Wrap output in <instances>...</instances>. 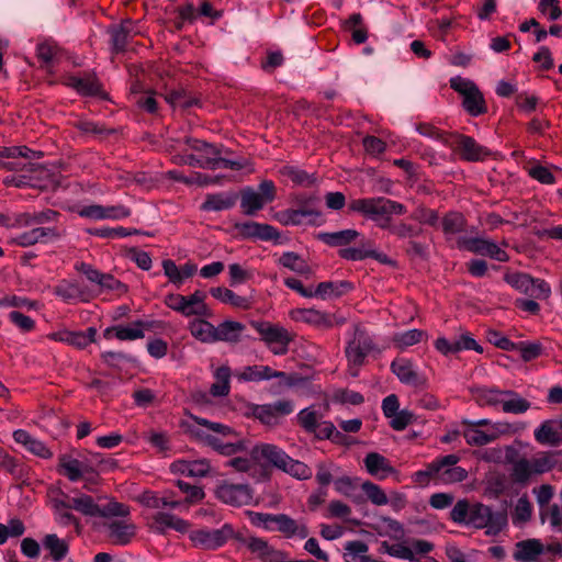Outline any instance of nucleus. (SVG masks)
Here are the masks:
<instances>
[{
  "mask_svg": "<svg viewBox=\"0 0 562 562\" xmlns=\"http://www.w3.org/2000/svg\"><path fill=\"white\" fill-rule=\"evenodd\" d=\"M138 501L142 505L155 509L162 507L177 508L181 506L180 499H171L168 498V496H158L156 493L151 491L143 492L142 495L138 497Z\"/></svg>",
  "mask_w": 562,
  "mask_h": 562,
  "instance_id": "obj_39",
  "label": "nucleus"
},
{
  "mask_svg": "<svg viewBox=\"0 0 562 562\" xmlns=\"http://www.w3.org/2000/svg\"><path fill=\"white\" fill-rule=\"evenodd\" d=\"M66 229L58 226H38L24 232L11 239V243L20 247H31L36 244L56 241L65 236Z\"/></svg>",
  "mask_w": 562,
  "mask_h": 562,
  "instance_id": "obj_12",
  "label": "nucleus"
},
{
  "mask_svg": "<svg viewBox=\"0 0 562 562\" xmlns=\"http://www.w3.org/2000/svg\"><path fill=\"white\" fill-rule=\"evenodd\" d=\"M450 140L456 145L461 159L465 161H482L491 155V150L481 146L476 140L468 135L451 133Z\"/></svg>",
  "mask_w": 562,
  "mask_h": 562,
  "instance_id": "obj_15",
  "label": "nucleus"
},
{
  "mask_svg": "<svg viewBox=\"0 0 562 562\" xmlns=\"http://www.w3.org/2000/svg\"><path fill=\"white\" fill-rule=\"evenodd\" d=\"M363 462L367 471L371 475L378 476L380 479H384L387 474H391L395 471L390 461L378 452L368 453Z\"/></svg>",
  "mask_w": 562,
  "mask_h": 562,
  "instance_id": "obj_30",
  "label": "nucleus"
},
{
  "mask_svg": "<svg viewBox=\"0 0 562 562\" xmlns=\"http://www.w3.org/2000/svg\"><path fill=\"white\" fill-rule=\"evenodd\" d=\"M279 378L285 380L286 385H293L294 380L285 372L274 371L268 366H248L240 373L239 379L245 381H262Z\"/></svg>",
  "mask_w": 562,
  "mask_h": 562,
  "instance_id": "obj_21",
  "label": "nucleus"
},
{
  "mask_svg": "<svg viewBox=\"0 0 562 562\" xmlns=\"http://www.w3.org/2000/svg\"><path fill=\"white\" fill-rule=\"evenodd\" d=\"M319 198L316 195L310 196H300L296 199L297 207L296 210L311 211V214H305V217H308L307 223L311 225H316L317 220L321 218L322 212L316 209L319 203Z\"/></svg>",
  "mask_w": 562,
  "mask_h": 562,
  "instance_id": "obj_45",
  "label": "nucleus"
},
{
  "mask_svg": "<svg viewBox=\"0 0 562 562\" xmlns=\"http://www.w3.org/2000/svg\"><path fill=\"white\" fill-rule=\"evenodd\" d=\"M561 454L562 451L550 450L537 453L531 460L525 457L516 459L517 450L508 447L506 449V461L512 464V481L516 484L526 485L533 474H543L554 469L558 464L557 458Z\"/></svg>",
  "mask_w": 562,
  "mask_h": 562,
  "instance_id": "obj_2",
  "label": "nucleus"
},
{
  "mask_svg": "<svg viewBox=\"0 0 562 562\" xmlns=\"http://www.w3.org/2000/svg\"><path fill=\"white\" fill-rule=\"evenodd\" d=\"M282 173L289 177L295 184L310 187L315 183L313 175L307 173L305 170L297 169L295 167L285 166L282 169Z\"/></svg>",
  "mask_w": 562,
  "mask_h": 562,
  "instance_id": "obj_56",
  "label": "nucleus"
},
{
  "mask_svg": "<svg viewBox=\"0 0 562 562\" xmlns=\"http://www.w3.org/2000/svg\"><path fill=\"white\" fill-rule=\"evenodd\" d=\"M356 229H342L334 233H318L316 238L330 247H345L353 243L359 237Z\"/></svg>",
  "mask_w": 562,
  "mask_h": 562,
  "instance_id": "obj_31",
  "label": "nucleus"
},
{
  "mask_svg": "<svg viewBox=\"0 0 562 562\" xmlns=\"http://www.w3.org/2000/svg\"><path fill=\"white\" fill-rule=\"evenodd\" d=\"M132 103L150 114H156L158 111V103L155 99L154 92L150 91L143 94H135Z\"/></svg>",
  "mask_w": 562,
  "mask_h": 562,
  "instance_id": "obj_62",
  "label": "nucleus"
},
{
  "mask_svg": "<svg viewBox=\"0 0 562 562\" xmlns=\"http://www.w3.org/2000/svg\"><path fill=\"white\" fill-rule=\"evenodd\" d=\"M251 326L268 346L279 345V348L271 349L274 355H285L288 352V346L293 340L294 335L286 328L269 322L258 321H252Z\"/></svg>",
  "mask_w": 562,
  "mask_h": 562,
  "instance_id": "obj_9",
  "label": "nucleus"
},
{
  "mask_svg": "<svg viewBox=\"0 0 562 562\" xmlns=\"http://www.w3.org/2000/svg\"><path fill=\"white\" fill-rule=\"evenodd\" d=\"M426 336V331L422 329H411L404 333L396 334L393 340L400 348H406L420 342L423 338Z\"/></svg>",
  "mask_w": 562,
  "mask_h": 562,
  "instance_id": "obj_54",
  "label": "nucleus"
},
{
  "mask_svg": "<svg viewBox=\"0 0 562 562\" xmlns=\"http://www.w3.org/2000/svg\"><path fill=\"white\" fill-rule=\"evenodd\" d=\"M273 531H279L286 538L299 536L302 539L306 538L310 532L305 525H299L296 520L285 514H277Z\"/></svg>",
  "mask_w": 562,
  "mask_h": 562,
  "instance_id": "obj_27",
  "label": "nucleus"
},
{
  "mask_svg": "<svg viewBox=\"0 0 562 562\" xmlns=\"http://www.w3.org/2000/svg\"><path fill=\"white\" fill-rule=\"evenodd\" d=\"M487 340L493 344L495 347L506 350L514 351L516 350V344L509 340L507 337L503 336L498 330L490 329L486 333Z\"/></svg>",
  "mask_w": 562,
  "mask_h": 562,
  "instance_id": "obj_64",
  "label": "nucleus"
},
{
  "mask_svg": "<svg viewBox=\"0 0 562 562\" xmlns=\"http://www.w3.org/2000/svg\"><path fill=\"white\" fill-rule=\"evenodd\" d=\"M67 86L82 95H98L101 92V83L94 74H86L83 77L69 76Z\"/></svg>",
  "mask_w": 562,
  "mask_h": 562,
  "instance_id": "obj_25",
  "label": "nucleus"
},
{
  "mask_svg": "<svg viewBox=\"0 0 562 562\" xmlns=\"http://www.w3.org/2000/svg\"><path fill=\"white\" fill-rule=\"evenodd\" d=\"M375 349L373 339L360 325L355 326L353 338L348 342L345 353L349 363L363 366L366 357Z\"/></svg>",
  "mask_w": 562,
  "mask_h": 562,
  "instance_id": "obj_11",
  "label": "nucleus"
},
{
  "mask_svg": "<svg viewBox=\"0 0 562 562\" xmlns=\"http://www.w3.org/2000/svg\"><path fill=\"white\" fill-rule=\"evenodd\" d=\"M210 293L214 299H216L225 304H229L234 307L241 308V310H247L250 307V302L248 299L237 295L235 292H233L232 290H229L227 288H224V286L211 288Z\"/></svg>",
  "mask_w": 562,
  "mask_h": 562,
  "instance_id": "obj_34",
  "label": "nucleus"
},
{
  "mask_svg": "<svg viewBox=\"0 0 562 562\" xmlns=\"http://www.w3.org/2000/svg\"><path fill=\"white\" fill-rule=\"evenodd\" d=\"M165 100L172 106H180L182 109H189L199 104V100L189 95L183 89L171 90L165 95Z\"/></svg>",
  "mask_w": 562,
  "mask_h": 562,
  "instance_id": "obj_49",
  "label": "nucleus"
},
{
  "mask_svg": "<svg viewBox=\"0 0 562 562\" xmlns=\"http://www.w3.org/2000/svg\"><path fill=\"white\" fill-rule=\"evenodd\" d=\"M250 457L256 462H268L297 480L312 477V469L302 461L292 459L284 450L271 443L256 445Z\"/></svg>",
  "mask_w": 562,
  "mask_h": 562,
  "instance_id": "obj_3",
  "label": "nucleus"
},
{
  "mask_svg": "<svg viewBox=\"0 0 562 562\" xmlns=\"http://www.w3.org/2000/svg\"><path fill=\"white\" fill-rule=\"evenodd\" d=\"M368 499L378 506L386 505L389 499L384 491L371 481H364L360 484Z\"/></svg>",
  "mask_w": 562,
  "mask_h": 562,
  "instance_id": "obj_53",
  "label": "nucleus"
},
{
  "mask_svg": "<svg viewBox=\"0 0 562 562\" xmlns=\"http://www.w3.org/2000/svg\"><path fill=\"white\" fill-rule=\"evenodd\" d=\"M348 207L349 211L360 213L373 221H378L379 216L406 213L404 204L382 196L356 199L350 201Z\"/></svg>",
  "mask_w": 562,
  "mask_h": 562,
  "instance_id": "obj_5",
  "label": "nucleus"
},
{
  "mask_svg": "<svg viewBox=\"0 0 562 562\" xmlns=\"http://www.w3.org/2000/svg\"><path fill=\"white\" fill-rule=\"evenodd\" d=\"M457 244L459 248H463L476 255L487 256L501 262H506L509 259L507 252L490 239L481 237H460Z\"/></svg>",
  "mask_w": 562,
  "mask_h": 562,
  "instance_id": "obj_14",
  "label": "nucleus"
},
{
  "mask_svg": "<svg viewBox=\"0 0 562 562\" xmlns=\"http://www.w3.org/2000/svg\"><path fill=\"white\" fill-rule=\"evenodd\" d=\"M411 218L419 222L420 224L435 226L438 223L439 214L435 210L425 206H419L411 215Z\"/></svg>",
  "mask_w": 562,
  "mask_h": 562,
  "instance_id": "obj_63",
  "label": "nucleus"
},
{
  "mask_svg": "<svg viewBox=\"0 0 562 562\" xmlns=\"http://www.w3.org/2000/svg\"><path fill=\"white\" fill-rule=\"evenodd\" d=\"M234 228L238 235L244 239H260V240H273L278 243L280 233L276 227L269 224H262L257 222H244L236 223Z\"/></svg>",
  "mask_w": 562,
  "mask_h": 562,
  "instance_id": "obj_16",
  "label": "nucleus"
},
{
  "mask_svg": "<svg viewBox=\"0 0 562 562\" xmlns=\"http://www.w3.org/2000/svg\"><path fill=\"white\" fill-rule=\"evenodd\" d=\"M321 417L313 407H306L297 414L296 419L306 432L314 434L321 424Z\"/></svg>",
  "mask_w": 562,
  "mask_h": 562,
  "instance_id": "obj_48",
  "label": "nucleus"
},
{
  "mask_svg": "<svg viewBox=\"0 0 562 562\" xmlns=\"http://www.w3.org/2000/svg\"><path fill=\"white\" fill-rule=\"evenodd\" d=\"M184 144L188 145L192 150L203 153V157H212L221 155V149L212 143H207L193 137H186Z\"/></svg>",
  "mask_w": 562,
  "mask_h": 562,
  "instance_id": "obj_57",
  "label": "nucleus"
},
{
  "mask_svg": "<svg viewBox=\"0 0 562 562\" xmlns=\"http://www.w3.org/2000/svg\"><path fill=\"white\" fill-rule=\"evenodd\" d=\"M134 327H126V326H113V329H115V337L119 340H135L144 338V331L143 328H149V324L136 321L133 323Z\"/></svg>",
  "mask_w": 562,
  "mask_h": 562,
  "instance_id": "obj_44",
  "label": "nucleus"
},
{
  "mask_svg": "<svg viewBox=\"0 0 562 562\" xmlns=\"http://www.w3.org/2000/svg\"><path fill=\"white\" fill-rule=\"evenodd\" d=\"M453 522L472 526L477 529L487 528L486 535H497L507 525V516L503 512L492 509L479 502L458 501L450 512Z\"/></svg>",
  "mask_w": 562,
  "mask_h": 562,
  "instance_id": "obj_1",
  "label": "nucleus"
},
{
  "mask_svg": "<svg viewBox=\"0 0 562 562\" xmlns=\"http://www.w3.org/2000/svg\"><path fill=\"white\" fill-rule=\"evenodd\" d=\"M423 232L422 227H416L403 221L396 222L392 227V235L396 238L408 239L404 249L408 257L426 260L429 256V247L427 244L416 239Z\"/></svg>",
  "mask_w": 562,
  "mask_h": 562,
  "instance_id": "obj_8",
  "label": "nucleus"
},
{
  "mask_svg": "<svg viewBox=\"0 0 562 562\" xmlns=\"http://www.w3.org/2000/svg\"><path fill=\"white\" fill-rule=\"evenodd\" d=\"M97 329L94 327L87 328L86 331H64L60 334H54V339L64 341L70 346L79 349L86 348L91 342H94Z\"/></svg>",
  "mask_w": 562,
  "mask_h": 562,
  "instance_id": "obj_29",
  "label": "nucleus"
},
{
  "mask_svg": "<svg viewBox=\"0 0 562 562\" xmlns=\"http://www.w3.org/2000/svg\"><path fill=\"white\" fill-rule=\"evenodd\" d=\"M121 518L104 524L108 529V538L115 546L128 544L136 535V525L127 517Z\"/></svg>",
  "mask_w": 562,
  "mask_h": 562,
  "instance_id": "obj_18",
  "label": "nucleus"
},
{
  "mask_svg": "<svg viewBox=\"0 0 562 562\" xmlns=\"http://www.w3.org/2000/svg\"><path fill=\"white\" fill-rule=\"evenodd\" d=\"M277 189L271 180H263L258 186V191L251 187H245L240 190V209L245 215L252 216L262 210L267 203L276 199Z\"/></svg>",
  "mask_w": 562,
  "mask_h": 562,
  "instance_id": "obj_6",
  "label": "nucleus"
},
{
  "mask_svg": "<svg viewBox=\"0 0 562 562\" xmlns=\"http://www.w3.org/2000/svg\"><path fill=\"white\" fill-rule=\"evenodd\" d=\"M238 200V193L234 191L207 194L205 201L201 205L203 211L221 212L235 206Z\"/></svg>",
  "mask_w": 562,
  "mask_h": 562,
  "instance_id": "obj_24",
  "label": "nucleus"
},
{
  "mask_svg": "<svg viewBox=\"0 0 562 562\" xmlns=\"http://www.w3.org/2000/svg\"><path fill=\"white\" fill-rule=\"evenodd\" d=\"M369 547L366 542L360 540L349 541L345 546L344 560L345 562H378L371 557L367 555Z\"/></svg>",
  "mask_w": 562,
  "mask_h": 562,
  "instance_id": "obj_35",
  "label": "nucleus"
},
{
  "mask_svg": "<svg viewBox=\"0 0 562 562\" xmlns=\"http://www.w3.org/2000/svg\"><path fill=\"white\" fill-rule=\"evenodd\" d=\"M371 240H361L360 247H345L339 249L340 258L351 261H359L368 258V247L372 246Z\"/></svg>",
  "mask_w": 562,
  "mask_h": 562,
  "instance_id": "obj_52",
  "label": "nucleus"
},
{
  "mask_svg": "<svg viewBox=\"0 0 562 562\" xmlns=\"http://www.w3.org/2000/svg\"><path fill=\"white\" fill-rule=\"evenodd\" d=\"M463 437L470 446H485L497 439V434H490L477 429L473 426H468L463 431Z\"/></svg>",
  "mask_w": 562,
  "mask_h": 562,
  "instance_id": "obj_46",
  "label": "nucleus"
},
{
  "mask_svg": "<svg viewBox=\"0 0 562 562\" xmlns=\"http://www.w3.org/2000/svg\"><path fill=\"white\" fill-rule=\"evenodd\" d=\"M505 280L513 288L519 290L520 292H522L527 295H529V293L531 291L532 283H533L532 277H530L527 273H519V272H516L513 274H507Z\"/></svg>",
  "mask_w": 562,
  "mask_h": 562,
  "instance_id": "obj_58",
  "label": "nucleus"
},
{
  "mask_svg": "<svg viewBox=\"0 0 562 562\" xmlns=\"http://www.w3.org/2000/svg\"><path fill=\"white\" fill-rule=\"evenodd\" d=\"M504 391L497 389L481 387L475 391V401L480 406H496L502 405L503 400L501 395Z\"/></svg>",
  "mask_w": 562,
  "mask_h": 562,
  "instance_id": "obj_51",
  "label": "nucleus"
},
{
  "mask_svg": "<svg viewBox=\"0 0 562 562\" xmlns=\"http://www.w3.org/2000/svg\"><path fill=\"white\" fill-rule=\"evenodd\" d=\"M245 326L239 322L225 321L215 327V341L236 342Z\"/></svg>",
  "mask_w": 562,
  "mask_h": 562,
  "instance_id": "obj_36",
  "label": "nucleus"
},
{
  "mask_svg": "<svg viewBox=\"0 0 562 562\" xmlns=\"http://www.w3.org/2000/svg\"><path fill=\"white\" fill-rule=\"evenodd\" d=\"M460 458L457 454H447L430 462L425 470L414 474V482L419 485H427L430 480H438L443 483L461 482L468 476V472L456 464Z\"/></svg>",
  "mask_w": 562,
  "mask_h": 562,
  "instance_id": "obj_4",
  "label": "nucleus"
},
{
  "mask_svg": "<svg viewBox=\"0 0 562 562\" xmlns=\"http://www.w3.org/2000/svg\"><path fill=\"white\" fill-rule=\"evenodd\" d=\"M0 168L11 170V171H24L26 173L32 172H44L45 168L32 161L29 162H20V161H0Z\"/></svg>",
  "mask_w": 562,
  "mask_h": 562,
  "instance_id": "obj_60",
  "label": "nucleus"
},
{
  "mask_svg": "<svg viewBox=\"0 0 562 562\" xmlns=\"http://www.w3.org/2000/svg\"><path fill=\"white\" fill-rule=\"evenodd\" d=\"M43 546L45 550L49 551V555L55 562H60L69 551L67 542L55 533L46 535Z\"/></svg>",
  "mask_w": 562,
  "mask_h": 562,
  "instance_id": "obj_38",
  "label": "nucleus"
},
{
  "mask_svg": "<svg viewBox=\"0 0 562 562\" xmlns=\"http://www.w3.org/2000/svg\"><path fill=\"white\" fill-rule=\"evenodd\" d=\"M293 314L296 319L306 324H311L319 328L333 327L331 316L327 313L314 308H299L293 312Z\"/></svg>",
  "mask_w": 562,
  "mask_h": 562,
  "instance_id": "obj_32",
  "label": "nucleus"
},
{
  "mask_svg": "<svg viewBox=\"0 0 562 562\" xmlns=\"http://www.w3.org/2000/svg\"><path fill=\"white\" fill-rule=\"evenodd\" d=\"M311 211H303L296 209H288L283 211H279L273 215V218L278 221L280 224L288 225H301L303 224V217L305 214H311Z\"/></svg>",
  "mask_w": 562,
  "mask_h": 562,
  "instance_id": "obj_50",
  "label": "nucleus"
},
{
  "mask_svg": "<svg viewBox=\"0 0 562 562\" xmlns=\"http://www.w3.org/2000/svg\"><path fill=\"white\" fill-rule=\"evenodd\" d=\"M279 263L281 266H283L284 268H288V269H290L296 273H300V274H306V273H310V271H311L310 267L300 257V255H297L296 252H293V251L284 252L279 258Z\"/></svg>",
  "mask_w": 562,
  "mask_h": 562,
  "instance_id": "obj_47",
  "label": "nucleus"
},
{
  "mask_svg": "<svg viewBox=\"0 0 562 562\" xmlns=\"http://www.w3.org/2000/svg\"><path fill=\"white\" fill-rule=\"evenodd\" d=\"M234 535L231 525L225 524L220 529H198L190 532L194 547L203 550H215L227 542Z\"/></svg>",
  "mask_w": 562,
  "mask_h": 562,
  "instance_id": "obj_13",
  "label": "nucleus"
},
{
  "mask_svg": "<svg viewBox=\"0 0 562 562\" xmlns=\"http://www.w3.org/2000/svg\"><path fill=\"white\" fill-rule=\"evenodd\" d=\"M215 382L210 387V393L215 397L226 396L229 393L231 370L228 367H220L214 373Z\"/></svg>",
  "mask_w": 562,
  "mask_h": 562,
  "instance_id": "obj_41",
  "label": "nucleus"
},
{
  "mask_svg": "<svg viewBox=\"0 0 562 562\" xmlns=\"http://www.w3.org/2000/svg\"><path fill=\"white\" fill-rule=\"evenodd\" d=\"M150 528L159 533H166L168 529L186 533L190 529V522L166 512H157L151 516Z\"/></svg>",
  "mask_w": 562,
  "mask_h": 562,
  "instance_id": "obj_19",
  "label": "nucleus"
},
{
  "mask_svg": "<svg viewBox=\"0 0 562 562\" xmlns=\"http://www.w3.org/2000/svg\"><path fill=\"white\" fill-rule=\"evenodd\" d=\"M505 396H508V400H503L502 409L504 413L508 414H524L526 413L531 403L526 398L521 397L515 391L506 390L503 392Z\"/></svg>",
  "mask_w": 562,
  "mask_h": 562,
  "instance_id": "obj_37",
  "label": "nucleus"
},
{
  "mask_svg": "<svg viewBox=\"0 0 562 562\" xmlns=\"http://www.w3.org/2000/svg\"><path fill=\"white\" fill-rule=\"evenodd\" d=\"M514 559L519 562H532L543 552V544L538 539H527L516 543Z\"/></svg>",
  "mask_w": 562,
  "mask_h": 562,
  "instance_id": "obj_28",
  "label": "nucleus"
},
{
  "mask_svg": "<svg viewBox=\"0 0 562 562\" xmlns=\"http://www.w3.org/2000/svg\"><path fill=\"white\" fill-rule=\"evenodd\" d=\"M391 371L404 384L414 386H424L426 384V380L413 369V364L408 360H394L391 363Z\"/></svg>",
  "mask_w": 562,
  "mask_h": 562,
  "instance_id": "obj_23",
  "label": "nucleus"
},
{
  "mask_svg": "<svg viewBox=\"0 0 562 562\" xmlns=\"http://www.w3.org/2000/svg\"><path fill=\"white\" fill-rule=\"evenodd\" d=\"M535 439L540 445L557 447L562 445V429H560V417L558 419L544 420L533 432Z\"/></svg>",
  "mask_w": 562,
  "mask_h": 562,
  "instance_id": "obj_20",
  "label": "nucleus"
},
{
  "mask_svg": "<svg viewBox=\"0 0 562 562\" xmlns=\"http://www.w3.org/2000/svg\"><path fill=\"white\" fill-rule=\"evenodd\" d=\"M206 294L203 291L196 290L191 295L183 297V306L181 315L186 317L200 316L210 317L212 315L210 308L205 304Z\"/></svg>",
  "mask_w": 562,
  "mask_h": 562,
  "instance_id": "obj_22",
  "label": "nucleus"
},
{
  "mask_svg": "<svg viewBox=\"0 0 562 562\" xmlns=\"http://www.w3.org/2000/svg\"><path fill=\"white\" fill-rule=\"evenodd\" d=\"M216 496L232 506L247 505L252 499L251 488L247 484L224 482L216 488Z\"/></svg>",
  "mask_w": 562,
  "mask_h": 562,
  "instance_id": "obj_17",
  "label": "nucleus"
},
{
  "mask_svg": "<svg viewBox=\"0 0 562 562\" xmlns=\"http://www.w3.org/2000/svg\"><path fill=\"white\" fill-rule=\"evenodd\" d=\"M445 235H456L465 231L467 220L459 212L447 213L441 222Z\"/></svg>",
  "mask_w": 562,
  "mask_h": 562,
  "instance_id": "obj_43",
  "label": "nucleus"
},
{
  "mask_svg": "<svg viewBox=\"0 0 562 562\" xmlns=\"http://www.w3.org/2000/svg\"><path fill=\"white\" fill-rule=\"evenodd\" d=\"M516 350L520 352V357L525 362H529L542 355L543 347L539 341H520L516 344Z\"/></svg>",
  "mask_w": 562,
  "mask_h": 562,
  "instance_id": "obj_55",
  "label": "nucleus"
},
{
  "mask_svg": "<svg viewBox=\"0 0 562 562\" xmlns=\"http://www.w3.org/2000/svg\"><path fill=\"white\" fill-rule=\"evenodd\" d=\"M177 486L182 493L187 495L186 498L181 501V505L192 504L201 501L204 497V492L200 486L191 485L181 480L177 481Z\"/></svg>",
  "mask_w": 562,
  "mask_h": 562,
  "instance_id": "obj_59",
  "label": "nucleus"
},
{
  "mask_svg": "<svg viewBox=\"0 0 562 562\" xmlns=\"http://www.w3.org/2000/svg\"><path fill=\"white\" fill-rule=\"evenodd\" d=\"M293 408L294 405L292 401L280 400L270 404H252L249 406L248 415H251L263 425L277 426L280 424L281 418L293 412Z\"/></svg>",
  "mask_w": 562,
  "mask_h": 562,
  "instance_id": "obj_10",
  "label": "nucleus"
},
{
  "mask_svg": "<svg viewBox=\"0 0 562 562\" xmlns=\"http://www.w3.org/2000/svg\"><path fill=\"white\" fill-rule=\"evenodd\" d=\"M462 106L471 116H479L487 112L484 97L479 87L463 97Z\"/></svg>",
  "mask_w": 562,
  "mask_h": 562,
  "instance_id": "obj_40",
  "label": "nucleus"
},
{
  "mask_svg": "<svg viewBox=\"0 0 562 562\" xmlns=\"http://www.w3.org/2000/svg\"><path fill=\"white\" fill-rule=\"evenodd\" d=\"M132 32V21L126 20L120 25L109 29L111 35L112 49L115 53H122L126 49L128 38Z\"/></svg>",
  "mask_w": 562,
  "mask_h": 562,
  "instance_id": "obj_33",
  "label": "nucleus"
},
{
  "mask_svg": "<svg viewBox=\"0 0 562 562\" xmlns=\"http://www.w3.org/2000/svg\"><path fill=\"white\" fill-rule=\"evenodd\" d=\"M70 506L71 509L80 512L81 514L90 517H128L131 513L130 506L115 501H111L104 506L100 507L89 495H81L79 497L71 498Z\"/></svg>",
  "mask_w": 562,
  "mask_h": 562,
  "instance_id": "obj_7",
  "label": "nucleus"
},
{
  "mask_svg": "<svg viewBox=\"0 0 562 562\" xmlns=\"http://www.w3.org/2000/svg\"><path fill=\"white\" fill-rule=\"evenodd\" d=\"M60 465L65 470L66 476L71 482H76L82 477L81 461L63 457L60 459Z\"/></svg>",
  "mask_w": 562,
  "mask_h": 562,
  "instance_id": "obj_61",
  "label": "nucleus"
},
{
  "mask_svg": "<svg viewBox=\"0 0 562 562\" xmlns=\"http://www.w3.org/2000/svg\"><path fill=\"white\" fill-rule=\"evenodd\" d=\"M193 337L202 342H215V326L207 321L196 319L190 324Z\"/></svg>",
  "mask_w": 562,
  "mask_h": 562,
  "instance_id": "obj_42",
  "label": "nucleus"
},
{
  "mask_svg": "<svg viewBox=\"0 0 562 562\" xmlns=\"http://www.w3.org/2000/svg\"><path fill=\"white\" fill-rule=\"evenodd\" d=\"M351 290L352 284L348 281H326L318 283L316 289L313 290V296L322 300L338 299Z\"/></svg>",
  "mask_w": 562,
  "mask_h": 562,
  "instance_id": "obj_26",
  "label": "nucleus"
}]
</instances>
